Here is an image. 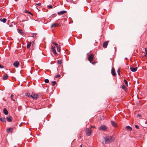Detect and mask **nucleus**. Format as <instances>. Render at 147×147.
Masks as SVG:
<instances>
[{"instance_id": "nucleus-42", "label": "nucleus", "mask_w": 147, "mask_h": 147, "mask_svg": "<svg viewBox=\"0 0 147 147\" xmlns=\"http://www.w3.org/2000/svg\"><path fill=\"white\" fill-rule=\"evenodd\" d=\"M138 117H140V115H138Z\"/></svg>"}, {"instance_id": "nucleus-4", "label": "nucleus", "mask_w": 147, "mask_h": 147, "mask_svg": "<svg viewBox=\"0 0 147 147\" xmlns=\"http://www.w3.org/2000/svg\"><path fill=\"white\" fill-rule=\"evenodd\" d=\"M86 135L88 136H89L92 133V131L90 128H86L85 130Z\"/></svg>"}, {"instance_id": "nucleus-8", "label": "nucleus", "mask_w": 147, "mask_h": 147, "mask_svg": "<svg viewBox=\"0 0 147 147\" xmlns=\"http://www.w3.org/2000/svg\"><path fill=\"white\" fill-rule=\"evenodd\" d=\"M60 26V25L58 24H57V23H53V24L51 25V28H52L53 27H57H57H59Z\"/></svg>"}, {"instance_id": "nucleus-38", "label": "nucleus", "mask_w": 147, "mask_h": 147, "mask_svg": "<svg viewBox=\"0 0 147 147\" xmlns=\"http://www.w3.org/2000/svg\"><path fill=\"white\" fill-rule=\"evenodd\" d=\"M90 63L93 64H94L96 63L95 62H91V63Z\"/></svg>"}, {"instance_id": "nucleus-12", "label": "nucleus", "mask_w": 147, "mask_h": 147, "mask_svg": "<svg viewBox=\"0 0 147 147\" xmlns=\"http://www.w3.org/2000/svg\"><path fill=\"white\" fill-rule=\"evenodd\" d=\"M66 11H62L60 12H58L57 13V14L59 16H61L63 15V14L66 13Z\"/></svg>"}, {"instance_id": "nucleus-39", "label": "nucleus", "mask_w": 147, "mask_h": 147, "mask_svg": "<svg viewBox=\"0 0 147 147\" xmlns=\"http://www.w3.org/2000/svg\"><path fill=\"white\" fill-rule=\"evenodd\" d=\"M37 5L39 6H40L41 5V4L40 3H39L38 4H37Z\"/></svg>"}, {"instance_id": "nucleus-28", "label": "nucleus", "mask_w": 147, "mask_h": 147, "mask_svg": "<svg viewBox=\"0 0 147 147\" xmlns=\"http://www.w3.org/2000/svg\"><path fill=\"white\" fill-rule=\"evenodd\" d=\"M57 51H59V52H60V47L58 45L57 46Z\"/></svg>"}, {"instance_id": "nucleus-14", "label": "nucleus", "mask_w": 147, "mask_h": 147, "mask_svg": "<svg viewBox=\"0 0 147 147\" xmlns=\"http://www.w3.org/2000/svg\"><path fill=\"white\" fill-rule=\"evenodd\" d=\"M137 68L136 67H130V70H131L133 72H135L137 70Z\"/></svg>"}, {"instance_id": "nucleus-40", "label": "nucleus", "mask_w": 147, "mask_h": 147, "mask_svg": "<svg viewBox=\"0 0 147 147\" xmlns=\"http://www.w3.org/2000/svg\"><path fill=\"white\" fill-rule=\"evenodd\" d=\"M92 127H93L94 128H96V127L95 126H91V128H92Z\"/></svg>"}, {"instance_id": "nucleus-36", "label": "nucleus", "mask_w": 147, "mask_h": 147, "mask_svg": "<svg viewBox=\"0 0 147 147\" xmlns=\"http://www.w3.org/2000/svg\"><path fill=\"white\" fill-rule=\"evenodd\" d=\"M135 127L137 129H139V126L138 125H135Z\"/></svg>"}, {"instance_id": "nucleus-20", "label": "nucleus", "mask_w": 147, "mask_h": 147, "mask_svg": "<svg viewBox=\"0 0 147 147\" xmlns=\"http://www.w3.org/2000/svg\"><path fill=\"white\" fill-rule=\"evenodd\" d=\"M0 120L3 122H6V119L4 117H0Z\"/></svg>"}, {"instance_id": "nucleus-30", "label": "nucleus", "mask_w": 147, "mask_h": 147, "mask_svg": "<svg viewBox=\"0 0 147 147\" xmlns=\"http://www.w3.org/2000/svg\"><path fill=\"white\" fill-rule=\"evenodd\" d=\"M120 68H119L117 70V73L118 75H120Z\"/></svg>"}, {"instance_id": "nucleus-2", "label": "nucleus", "mask_w": 147, "mask_h": 147, "mask_svg": "<svg viewBox=\"0 0 147 147\" xmlns=\"http://www.w3.org/2000/svg\"><path fill=\"white\" fill-rule=\"evenodd\" d=\"M107 129V127L104 125H102L98 127V129L99 130H101L103 131H106Z\"/></svg>"}, {"instance_id": "nucleus-17", "label": "nucleus", "mask_w": 147, "mask_h": 147, "mask_svg": "<svg viewBox=\"0 0 147 147\" xmlns=\"http://www.w3.org/2000/svg\"><path fill=\"white\" fill-rule=\"evenodd\" d=\"M111 123L112 124V125L113 126V127H116L117 126V124L114 121H111Z\"/></svg>"}, {"instance_id": "nucleus-9", "label": "nucleus", "mask_w": 147, "mask_h": 147, "mask_svg": "<svg viewBox=\"0 0 147 147\" xmlns=\"http://www.w3.org/2000/svg\"><path fill=\"white\" fill-rule=\"evenodd\" d=\"M109 41H105L103 44V47L104 48H106L109 43Z\"/></svg>"}, {"instance_id": "nucleus-15", "label": "nucleus", "mask_w": 147, "mask_h": 147, "mask_svg": "<svg viewBox=\"0 0 147 147\" xmlns=\"http://www.w3.org/2000/svg\"><path fill=\"white\" fill-rule=\"evenodd\" d=\"M18 31L19 33H20L21 35H24V33L22 30H18Z\"/></svg>"}, {"instance_id": "nucleus-13", "label": "nucleus", "mask_w": 147, "mask_h": 147, "mask_svg": "<svg viewBox=\"0 0 147 147\" xmlns=\"http://www.w3.org/2000/svg\"><path fill=\"white\" fill-rule=\"evenodd\" d=\"M19 63L18 61L14 62L13 63V65L16 67H19Z\"/></svg>"}, {"instance_id": "nucleus-24", "label": "nucleus", "mask_w": 147, "mask_h": 147, "mask_svg": "<svg viewBox=\"0 0 147 147\" xmlns=\"http://www.w3.org/2000/svg\"><path fill=\"white\" fill-rule=\"evenodd\" d=\"M0 20L3 23H5L6 22L7 19L5 18H3V19H0Z\"/></svg>"}, {"instance_id": "nucleus-19", "label": "nucleus", "mask_w": 147, "mask_h": 147, "mask_svg": "<svg viewBox=\"0 0 147 147\" xmlns=\"http://www.w3.org/2000/svg\"><path fill=\"white\" fill-rule=\"evenodd\" d=\"M8 78V75L7 74H5L3 76V79L4 80H6Z\"/></svg>"}, {"instance_id": "nucleus-1", "label": "nucleus", "mask_w": 147, "mask_h": 147, "mask_svg": "<svg viewBox=\"0 0 147 147\" xmlns=\"http://www.w3.org/2000/svg\"><path fill=\"white\" fill-rule=\"evenodd\" d=\"M104 139L105 140V143L106 144L110 143L114 140V138L112 136L106 137Z\"/></svg>"}, {"instance_id": "nucleus-44", "label": "nucleus", "mask_w": 147, "mask_h": 147, "mask_svg": "<svg viewBox=\"0 0 147 147\" xmlns=\"http://www.w3.org/2000/svg\"><path fill=\"white\" fill-rule=\"evenodd\" d=\"M36 8L37 9H38V8H37L36 7Z\"/></svg>"}, {"instance_id": "nucleus-11", "label": "nucleus", "mask_w": 147, "mask_h": 147, "mask_svg": "<svg viewBox=\"0 0 147 147\" xmlns=\"http://www.w3.org/2000/svg\"><path fill=\"white\" fill-rule=\"evenodd\" d=\"M111 74L113 76H115L116 75L115 70V69L113 68H112L111 69Z\"/></svg>"}, {"instance_id": "nucleus-6", "label": "nucleus", "mask_w": 147, "mask_h": 147, "mask_svg": "<svg viewBox=\"0 0 147 147\" xmlns=\"http://www.w3.org/2000/svg\"><path fill=\"white\" fill-rule=\"evenodd\" d=\"M55 46H52L51 47V50L52 51V52L55 55H57V53L56 52V50H55Z\"/></svg>"}, {"instance_id": "nucleus-22", "label": "nucleus", "mask_w": 147, "mask_h": 147, "mask_svg": "<svg viewBox=\"0 0 147 147\" xmlns=\"http://www.w3.org/2000/svg\"><path fill=\"white\" fill-rule=\"evenodd\" d=\"M125 128L127 130H129L130 131H131L132 129L131 127L128 126H126L125 127Z\"/></svg>"}, {"instance_id": "nucleus-25", "label": "nucleus", "mask_w": 147, "mask_h": 147, "mask_svg": "<svg viewBox=\"0 0 147 147\" xmlns=\"http://www.w3.org/2000/svg\"><path fill=\"white\" fill-rule=\"evenodd\" d=\"M26 96H28V97L30 98L31 97L32 94H31L29 93H27L26 94Z\"/></svg>"}, {"instance_id": "nucleus-27", "label": "nucleus", "mask_w": 147, "mask_h": 147, "mask_svg": "<svg viewBox=\"0 0 147 147\" xmlns=\"http://www.w3.org/2000/svg\"><path fill=\"white\" fill-rule=\"evenodd\" d=\"M25 13H28L30 14L32 16H33L32 13H31V12H30V11H25Z\"/></svg>"}, {"instance_id": "nucleus-26", "label": "nucleus", "mask_w": 147, "mask_h": 147, "mask_svg": "<svg viewBox=\"0 0 147 147\" xmlns=\"http://www.w3.org/2000/svg\"><path fill=\"white\" fill-rule=\"evenodd\" d=\"M56 83L55 81H53L51 82L52 85L53 86H55Z\"/></svg>"}, {"instance_id": "nucleus-18", "label": "nucleus", "mask_w": 147, "mask_h": 147, "mask_svg": "<svg viewBox=\"0 0 147 147\" xmlns=\"http://www.w3.org/2000/svg\"><path fill=\"white\" fill-rule=\"evenodd\" d=\"M3 112L4 114L5 115H7L8 114V111L6 108L4 109Z\"/></svg>"}, {"instance_id": "nucleus-5", "label": "nucleus", "mask_w": 147, "mask_h": 147, "mask_svg": "<svg viewBox=\"0 0 147 147\" xmlns=\"http://www.w3.org/2000/svg\"><path fill=\"white\" fill-rule=\"evenodd\" d=\"M31 96V98L34 99H37L38 98V96L34 93H32Z\"/></svg>"}, {"instance_id": "nucleus-23", "label": "nucleus", "mask_w": 147, "mask_h": 147, "mask_svg": "<svg viewBox=\"0 0 147 147\" xmlns=\"http://www.w3.org/2000/svg\"><path fill=\"white\" fill-rule=\"evenodd\" d=\"M31 44L32 42H29L28 43L27 46V49H29L30 48Z\"/></svg>"}, {"instance_id": "nucleus-35", "label": "nucleus", "mask_w": 147, "mask_h": 147, "mask_svg": "<svg viewBox=\"0 0 147 147\" xmlns=\"http://www.w3.org/2000/svg\"><path fill=\"white\" fill-rule=\"evenodd\" d=\"M48 7L49 9L51 8H53L52 6V5L48 6Z\"/></svg>"}, {"instance_id": "nucleus-34", "label": "nucleus", "mask_w": 147, "mask_h": 147, "mask_svg": "<svg viewBox=\"0 0 147 147\" xmlns=\"http://www.w3.org/2000/svg\"><path fill=\"white\" fill-rule=\"evenodd\" d=\"M60 77V75L59 74H58V75H57L55 76V77L56 78H58V77Z\"/></svg>"}, {"instance_id": "nucleus-33", "label": "nucleus", "mask_w": 147, "mask_h": 147, "mask_svg": "<svg viewBox=\"0 0 147 147\" xmlns=\"http://www.w3.org/2000/svg\"><path fill=\"white\" fill-rule=\"evenodd\" d=\"M125 87L124 85H123L121 86V88L123 89H125Z\"/></svg>"}, {"instance_id": "nucleus-31", "label": "nucleus", "mask_w": 147, "mask_h": 147, "mask_svg": "<svg viewBox=\"0 0 147 147\" xmlns=\"http://www.w3.org/2000/svg\"><path fill=\"white\" fill-rule=\"evenodd\" d=\"M45 83H48L49 82V80L48 79H45Z\"/></svg>"}, {"instance_id": "nucleus-29", "label": "nucleus", "mask_w": 147, "mask_h": 147, "mask_svg": "<svg viewBox=\"0 0 147 147\" xmlns=\"http://www.w3.org/2000/svg\"><path fill=\"white\" fill-rule=\"evenodd\" d=\"M124 82L125 83V84L127 86H128V82H127L126 81V80L125 79H124Z\"/></svg>"}, {"instance_id": "nucleus-43", "label": "nucleus", "mask_w": 147, "mask_h": 147, "mask_svg": "<svg viewBox=\"0 0 147 147\" xmlns=\"http://www.w3.org/2000/svg\"><path fill=\"white\" fill-rule=\"evenodd\" d=\"M80 147H82V145L81 144L80 145Z\"/></svg>"}, {"instance_id": "nucleus-16", "label": "nucleus", "mask_w": 147, "mask_h": 147, "mask_svg": "<svg viewBox=\"0 0 147 147\" xmlns=\"http://www.w3.org/2000/svg\"><path fill=\"white\" fill-rule=\"evenodd\" d=\"M15 96H14V95L13 94H11V95L10 98L13 101H15Z\"/></svg>"}, {"instance_id": "nucleus-37", "label": "nucleus", "mask_w": 147, "mask_h": 147, "mask_svg": "<svg viewBox=\"0 0 147 147\" xmlns=\"http://www.w3.org/2000/svg\"><path fill=\"white\" fill-rule=\"evenodd\" d=\"M0 68L1 69L3 68H4V67L1 64H0Z\"/></svg>"}, {"instance_id": "nucleus-10", "label": "nucleus", "mask_w": 147, "mask_h": 147, "mask_svg": "<svg viewBox=\"0 0 147 147\" xmlns=\"http://www.w3.org/2000/svg\"><path fill=\"white\" fill-rule=\"evenodd\" d=\"M6 119L8 122H11L12 121L13 118L11 116H9L6 117Z\"/></svg>"}, {"instance_id": "nucleus-41", "label": "nucleus", "mask_w": 147, "mask_h": 147, "mask_svg": "<svg viewBox=\"0 0 147 147\" xmlns=\"http://www.w3.org/2000/svg\"><path fill=\"white\" fill-rule=\"evenodd\" d=\"M146 52V54L145 55V56H146V55H147V51L146 50H145Z\"/></svg>"}, {"instance_id": "nucleus-7", "label": "nucleus", "mask_w": 147, "mask_h": 147, "mask_svg": "<svg viewBox=\"0 0 147 147\" xmlns=\"http://www.w3.org/2000/svg\"><path fill=\"white\" fill-rule=\"evenodd\" d=\"M15 128L14 127H12L10 128H8L7 130V131L8 132V133H9V132L12 133L14 130V129Z\"/></svg>"}, {"instance_id": "nucleus-3", "label": "nucleus", "mask_w": 147, "mask_h": 147, "mask_svg": "<svg viewBox=\"0 0 147 147\" xmlns=\"http://www.w3.org/2000/svg\"><path fill=\"white\" fill-rule=\"evenodd\" d=\"M94 57V55L92 53L89 56L88 59L90 63H91V62L93 60Z\"/></svg>"}, {"instance_id": "nucleus-21", "label": "nucleus", "mask_w": 147, "mask_h": 147, "mask_svg": "<svg viewBox=\"0 0 147 147\" xmlns=\"http://www.w3.org/2000/svg\"><path fill=\"white\" fill-rule=\"evenodd\" d=\"M57 63L58 64L61 65L62 63V60L61 59H59L57 61Z\"/></svg>"}, {"instance_id": "nucleus-32", "label": "nucleus", "mask_w": 147, "mask_h": 147, "mask_svg": "<svg viewBox=\"0 0 147 147\" xmlns=\"http://www.w3.org/2000/svg\"><path fill=\"white\" fill-rule=\"evenodd\" d=\"M53 44L54 45H55L56 47L57 46H58V45L57 44L56 42H53Z\"/></svg>"}]
</instances>
